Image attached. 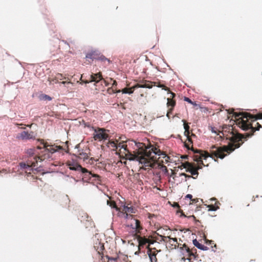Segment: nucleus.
<instances>
[{
	"instance_id": "obj_1",
	"label": "nucleus",
	"mask_w": 262,
	"mask_h": 262,
	"mask_svg": "<svg viewBox=\"0 0 262 262\" xmlns=\"http://www.w3.org/2000/svg\"><path fill=\"white\" fill-rule=\"evenodd\" d=\"M118 150L116 152L120 157L126 160H136L143 164L144 169L153 168L157 162V156H162L166 157V154L159 149L153 147H140L134 153H132L127 147L126 143L119 142L118 146Z\"/></svg>"
},
{
	"instance_id": "obj_2",
	"label": "nucleus",
	"mask_w": 262,
	"mask_h": 262,
	"mask_svg": "<svg viewBox=\"0 0 262 262\" xmlns=\"http://www.w3.org/2000/svg\"><path fill=\"white\" fill-rule=\"evenodd\" d=\"M217 134L220 137L226 138L230 142L228 145L217 147L215 145L211 147L210 151L216 158L223 159L227 154H230L236 148H239L244 143L245 135L233 131V127L231 125H225L222 130Z\"/></svg>"
},
{
	"instance_id": "obj_3",
	"label": "nucleus",
	"mask_w": 262,
	"mask_h": 262,
	"mask_svg": "<svg viewBox=\"0 0 262 262\" xmlns=\"http://www.w3.org/2000/svg\"><path fill=\"white\" fill-rule=\"evenodd\" d=\"M229 114H233V116L236 120V124L243 130H250L249 133L244 134V140H245L248 138L253 136L255 131L259 130L262 127L258 122L256 123L254 127L253 126V122L258 119H262V113H259L256 115H252L246 112H235L234 110L232 109L230 111Z\"/></svg>"
},
{
	"instance_id": "obj_4",
	"label": "nucleus",
	"mask_w": 262,
	"mask_h": 262,
	"mask_svg": "<svg viewBox=\"0 0 262 262\" xmlns=\"http://www.w3.org/2000/svg\"><path fill=\"white\" fill-rule=\"evenodd\" d=\"M35 149L30 148L27 150V154L28 156V159L26 162H21L19 163L20 167L23 169L27 168H35L37 167V164L38 162H41L46 159V155H41L37 156L35 155Z\"/></svg>"
},
{
	"instance_id": "obj_5",
	"label": "nucleus",
	"mask_w": 262,
	"mask_h": 262,
	"mask_svg": "<svg viewBox=\"0 0 262 262\" xmlns=\"http://www.w3.org/2000/svg\"><path fill=\"white\" fill-rule=\"evenodd\" d=\"M152 83H154V85H156V82H152L151 81H147V80H143V81H140L139 83L135 84V85H134L133 86H132L131 88H125L124 89H123L122 90H116V91L114 92V93H120L121 92L123 94H131L133 93L134 90L137 88H141L151 89L153 86Z\"/></svg>"
},
{
	"instance_id": "obj_6",
	"label": "nucleus",
	"mask_w": 262,
	"mask_h": 262,
	"mask_svg": "<svg viewBox=\"0 0 262 262\" xmlns=\"http://www.w3.org/2000/svg\"><path fill=\"white\" fill-rule=\"evenodd\" d=\"M67 165L70 169L77 171H81L84 174V176L89 177L91 179L92 177L99 178V177L97 174H93L85 168L82 167L80 164L74 161H68Z\"/></svg>"
},
{
	"instance_id": "obj_7",
	"label": "nucleus",
	"mask_w": 262,
	"mask_h": 262,
	"mask_svg": "<svg viewBox=\"0 0 262 262\" xmlns=\"http://www.w3.org/2000/svg\"><path fill=\"white\" fill-rule=\"evenodd\" d=\"M90 151L89 148L84 147L82 148L79 149L74 155L80 159L83 160L88 164H93L94 163V159L93 158H90Z\"/></svg>"
},
{
	"instance_id": "obj_8",
	"label": "nucleus",
	"mask_w": 262,
	"mask_h": 262,
	"mask_svg": "<svg viewBox=\"0 0 262 262\" xmlns=\"http://www.w3.org/2000/svg\"><path fill=\"white\" fill-rule=\"evenodd\" d=\"M195 155L193 156L194 161L197 162L198 163V165H203V166H208V164L205 165L203 160H206V159L209 157H211L214 155L211 154H209L207 151H205L201 150H196L194 151ZM210 153H211L210 152Z\"/></svg>"
},
{
	"instance_id": "obj_9",
	"label": "nucleus",
	"mask_w": 262,
	"mask_h": 262,
	"mask_svg": "<svg viewBox=\"0 0 262 262\" xmlns=\"http://www.w3.org/2000/svg\"><path fill=\"white\" fill-rule=\"evenodd\" d=\"M179 168L181 169H182L183 168H185L186 172H189L191 174L192 178L196 179L199 174L198 170L201 169L202 168V166L198 165L195 166L192 163L186 162L182 163L181 166H179Z\"/></svg>"
},
{
	"instance_id": "obj_10",
	"label": "nucleus",
	"mask_w": 262,
	"mask_h": 262,
	"mask_svg": "<svg viewBox=\"0 0 262 262\" xmlns=\"http://www.w3.org/2000/svg\"><path fill=\"white\" fill-rule=\"evenodd\" d=\"M108 130H106L103 128H98L95 129L93 134L94 139L96 141H102L106 140L108 137Z\"/></svg>"
},
{
	"instance_id": "obj_11",
	"label": "nucleus",
	"mask_w": 262,
	"mask_h": 262,
	"mask_svg": "<svg viewBox=\"0 0 262 262\" xmlns=\"http://www.w3.org/2000/svg\"><path fill=\"white\" fill-rule=\"evenodd\" d=\"M123 217L125 219H132L133 217V213H135V209L133 206H129L127 205H124L122 209Z\"/></svg>"
},
{
	"instance_id": "obj_12",
	"label": "nucleus",
	"mask_w": 262,
	"mask_h": 262,
	"mask_svg": "<svg viewBox=\"0 0 262 262\" xmlns=\"http://www.w3.org/2000/svg\"><path fill=\"white\" fill-rule=\"evenodd\" d=\"M137 240L139 242V248H141V247H143L144 246H146V247L148 249L150 248V245L154 244L155 242L154 239L146 238L145 236L142 237L138 236L137 237Z\"/></svg>"
},
{
	"instance_id": "obj_13",
	"label": "nucleus",
	"mask_w": 262,
	"mask_h": 262,
	"mask_svg": "<svg viewBox=\"0 0 262 262\" xmlns=\"http://www.w3.org/2000/svg\"><path fill=\"white\" fill-rule=\"evenodd\" d=\"M131 220L133 221V222L130 224L131 227L135 229L136 234L140 233L141 231L143 229L140 221L134 217L132 218Z\"/></svg>"
},
{
	"instance_id": "obj_14",
	"label": "nucleus",
	"mask_w": 262,
	"mask_h": 262,
	"mask_svg": "<svg viewBox=\"0 0 262 262\" xmlns=\"http://www.w3.org/2000/svg\"><path fill=\"white\" fill-rule=\"evenodd\" d=\"M16 138L19 140H25L35 139V136H34V133L33 132L28 133V132L23 131L18 134Z\"/></svg>"
},
{
	"instance_id": "obj_15",
	"label": "nucleus",
	"mask_w": 262,
	"mask_h": 262,
	"mask_svg": "<svg viewBox=\"0 0 262 262\" xmlns=\"http://www.w3.org/2000/svg\"><path fill=\"white\" fill-rule=\"evenodd\" d=\"M82 214V219H81V222L83 223L85 228L93 227L94 223L91 217L85 213H83Z\"/></svg>"
},
{
	"instance_id": "obj_16",
	"label": "nucleus",
	"mask_w": 262,
	"mask_h": 262,
	"mask_svg": "<svg viewBox=\"0 0 262 262\" xmlns=\"http://www.w3.org/2000/svg\"><path fill=\"white\" fill-rule=\"evenodd\" d=\"M42 144L43 145L45 151H48L51 153H54L62 148L60 146L49 145L47 143H44V142H42Z\"/></svg>"
},
{
	"instance_id": "obj_17",
	"label": "nucleus",
	"mask_w": 262,
	"mask_h": 262,
	"mask_svg": "<svg viewBox=\"0 0 262 262\" xmlns=\"http://www.w3.org/2000/svg\"><path fill=\"white\" fill-rule=\"evenodd\" d=\"M160 241H164L165 242H169L174 248L178 246V243L177 238H171L169 236H164L160 235Z\"/></svg>"
},
{
	"instance_id": "obj_18",
	"label": "nucleus",
	"mask_w": 262,
	"mask_h": 262,
	"mask_svg": "<svg viewBox=\"0 0 262 262\" xmlns=\"http://www.w3.org/2000/svg\"><path fill=\"white\" fill-rule=\"evenodd\" d=\"M158 253V251L155 248H149L148 250H147V254L149 257L150 262H158L157 258Z\"/></svg>"
},
{
	"instance_id": "obj_19",
	"label": "nucleus",
	"mask_w": 262,
	"mask_h": 262,
	"mask_svg": "<svg viewBox=\"0 0 262 262\" xmlns=\"http://www.w3.org/2000/svg\"><path fill=\"white\" fill-rule=\"evenodd\" d=\"M183 248L186 251L190 256H193L194 258L198 256L195 248L190 249L186 244L183 245Z\"/></svg>"
},
{
	"instance_id": "obj_20",
	"label": "nucleus",
	"mask_w": 262,
	"mask_h": 262,
	"mask_svg": "<svg viewBox=\"0 0 262 262\" xmlns=\"http://www.w3.org/2000/svg\"><path fill=\"white\" fill-rule=\"evenodd\" d=\"M100 52L98 51H91L88 52L86 55V58L91 59L92 60H97L98 56L99 55Z\"/></svg>"
},
{
	"instance_id": "obj_21",
	"label": "nucleus",
	"mask_w": 262,
	"mask_h": 262,
	"mask_svg": "<svg viewBox=\"0 0 262 262\" xmlns=\"http://www.w3.org/2000/svg\"><path fill=\"white\" fill-rule=\"evenodd\" d=\"M211 201H215V204H210L207 205V207L208 208L209 211H215L219 209V205L220 204V202L219 201H216V199L215 198H212L210 199Z\"/></svg>"
},
{
	"instance_id": "obj_22",
	"label": "nucleus",
	"mask_w": 262,
	"mask_h": 262,
	"mask_svg": "<svg viewBox=\"0 0 262 262\" xmlns=\"http://www.w3.org/2000/svg\"><path fill=\"white\" fill-rule=\"evenodd\" d=\"M97 60L101 61L102 63H103L105 66H108L111 63V61L109 59L106 58L100 53Z\"/></svg>"
},
{
	"instance_id": "obj_23",
	"label": "nucleus",
	"mask_w": 262,
	"mask_h": 262,
	"mask_svg": "<svg viewBox=\"0 0 262 262\" xmlns=\"http://www.w3.org/2000/svg\"><path fill=\"white\" fill-rule=\"evenodd\" d=\"M119 143L118 141H111L110 140L108 142V146L110 148H112V150H115L116 152L118 150V146Z\"/></svg>"
},
{
	"instance_id": "obj_24",
	"label": "nucleus",
	"mask_w": 262,
	"mask_h": 262,
	"mask_svg": "<svg viewBox=\"0 0 262 262\" xmlns=\"http://www.w3.org/2000/svg\"><path fill=\"white\" fill-rule=\"evenodd\" d=\"M102 79V75L100 72L96 74H93L91 75V81L98 82Z\"/></svg>"
},
{
	"instance_id": "obj_25",
	"label": "nucleus",
	"mask_w": 262,
	"mask_h": 262,
	"mask_svg": "<svg viewBox=\"0 0 262 262\" xmlns=\"http://www.w3.org/2000/svg\"><path fill=\"white\" fill-rule=\"evenodd\" d=\"M156 86L159 88H162L163 90H164L165 91H167L168 93L170 94L171 97L169 98H172V99H173V98L176 97V94L174 93L171 92L169 88H168L166 86L160 83H158L157 85H156Z\"/></svg>"
},
{
	"instance_id": "obj_26",
	"label": "nucleus",
	"mask_w": 262,
	"mask_h": 262,
	"mask_svg": "<svg viewBox=\"0 0 262 262\" xmlns=\"http://www.w3.org/2000/svg\"><path fill=\"white\" fill-rule=\"evenodd\" d=\"M193 245L196 247L198 248L201 249V250H204V251H206V250H208L209 249V248L207 247V246H205L201 244H200L198 241L196 239H193Z\"/></svg>"
},
{
	"instance_id": "obj_27",
	"label": "nucleus",
	"mask_w": 262,
	"mask_h": 262,
	"mask_svg": "<svg viewBox=\"0 0 262 262\" xmlns=\"http://www.w3.org/2000/svg\"><path fill=\"white\" fill-rule=\"evenodd\" d=\"M185 136L187 137V140L184 143L185 146L187 148L190 149V146L191 145V148L193 149L192 145V143H193L192 139L191 138L190 134H188V135Z\"/></svg>"
},
{
	"instance_id": "obj_28",
	"label": "nucleus",
	"mask_w": 262,
	"mask_h": 262,
	"mask_svg": "<svg viewBox=\"0 0 262 262\" xmlns=\"http://www.w3.org/2000/svg\"><path fill=\"white\" fill-rule=\"evenodd\" d=\"M67 79L69 80V78L64 77L63 74L60 73H57L55 76V78L52 80L53 81H55V83L57 82L59 80Z\"/></svg>"
},
{
	"instance_id": "obj_29",
	"label": "nucleus",
	"mask_w": 262,
	"mask_h": 262,
	"mask_svg": "<svg viewBox=\"0 0 262 262\" xmlns=\"http://www.w3.org/2000/svg\"><path fill=\"white\" fill-rule=\"evenodd\" d=\"M176 104V101L172 98H167V106L173 110Z\"/></svg>"
},
{
	"instance_id": "obj_30",
	"label": "nucleus",
	"mask_w": 262,
	"mask_h": 262,
	"mask_svg": "<svg viewBox=\"0 0 262 262\" xmlns=\"http://www.w3.org/2000/svg\"><path fill=\"white\" fill-rule=\"evenodd\" d=\"M183 121L184 122V128L185 129L184 135L187 136L190 134L189 131L190 127L188 124L186 123V121L184 120H183Z\"/></svg>"
},
{
	"instance_id": "obj_31",
	"label": "nucleus",
	"mask_w": 262,
	"mask_h": 262,
	"mask_svg": "<svg viewBox=\"0 0 262 262\" xmlns=\"http://www.w3.org/2000/svg\"><path fill=\"white\" fill-rule=\"evenodd\" d=\"M107 204H110V206L112 208H117V209L116 204V203L114 201H111V202L107 201Z\"/></svg>"
},
{
	"instance_id": "obj_32",
	"label": "nucleus",
	"mask_w": 262,
	"mask_h": 262,
	"mask_svg": "<svg viewBox=\"0 0 262 262\" xmlns=\"http://www.w3.org/2000/svg\"><path fill=\"white\" fill-rule=\"evenodd\" d=\"M173 109L172 108H169L166 114V116L170 119V116L172 113Z\"/></svg>"
},
{
	"instance_id": "obj_33",
	"label": "nucleus",
	"mask_w": 262,
	"mask_h": 262,
	"mask_svg": "<svg viewBox=\"0 0 262 262\" xmlns=\"http://www.w3.org/2000/svg\"><path fill=\"white\" fill-rule=\"evenodd\" d=\"M205 241H206V244H207V245H211V247H212V245H214V247H216V245L215 244H214V242L212 241H210V240H208V239H205Z\"/></svg>"
},
{
	"instance_id": "obj_34",
	"label": "nucleus",
	"mask_w": 262,
	"mask_h": 262,
	"mask_svg": "<svg viewBox=\"0 0 262 262\" xmlns=\"http://www.w3.org/2000/svg\"><path fill=\"white\" fill-rule=\"evenodd\" d=\"M180 176H184L186 178L190 179L192 178V176L188 175L185 173H180Z\"/></svg>"
},
{
	"instance_id": "obj_35",
	"label": "nucleus",
	"mask_w": 262,
	"mask_h": 262,
	"mask_svg": "<svg viewBox=\"0 0 262 262\" xmlns=\"http://www.w3.org/2000/svg\"><path fill=\"white\" fill-rule=\"evenodd\" d=\"M43 99H44L45 100H48L49 101L52 100L51 97L47 95H44L43 96Z\"/></svg>"
},
{
	"instance_id": "obj_36",
	"label": "nucleus",
	"mask_w": 262,
	"mask_h": 262,
	"mask_svg": "<svg viewBox=\"0 0 262 262\" xmlns=\"http://www.w3.org/2000/svg\"><path fill=\"white\" fill-rule=\"evenodd\" d=\"M185 101H187L188 102V103H190V104H193V102L192 101H191V99H190L188 97H184V99Z\"/></svg>"
},
{
	"instance_id": "obj_37",
	"label": "nucleus",
	"mask_w": 262,
	"mask_h": 262,
	"mask_svg": "<svg viewBox=\"0 0 262 262\" xmlns=\"http://www.w3.org/2000/svg\"><path fill=\"white\" fill-rule=\"evenodd\" d=\"M117 86V82L116 80H114L113 81V85H112V89H113V91H115V92L116 91V90H117L116 89H115V87Z\"/></svg>"
},
{
	"instance_id": "obj_38",
	"label": "nucleus",
	"mask_w": 262,
	"mask_h": 262,
	"mask_svg": "<svg viewBox=\"0 0 262 262\" xmlns=\"http://www.w3.org/2000/svg\"><path fill=\"white\" fill-rule=\"evenodd\" d=\"M191 202H190V204H193V203H195L198 202V199H191L190 200Z\"/></svg>"
},
{
	"instance_id": "obj_39",
	"label": "nucleus",
	"mask_w": 262,
	"mask_h": 262,
	"mask_svg": "<svg viewBox=\"0 0 262 262\" xmlns=\"http://www.w3.org/2000/svg\"><path fill=\"white\" fill-rule=\"evenodd\" d=\"M103 245H102V246H101V247H100V250H99V251H98V253L99 254H100L101 253H102V251H103Z\"/></svg>"
},
{
	"instance_id": "obj_40",
	"label": "nucleus",
	"mask_w": 262,
	"mask_h": 262,
	"mask_svg": "<svg viewBox=\"0 0 262 262\" xmlns=\"http://www.w3.org/2000/svg\"><path fill=\"white\" fill-rule=\"evenodd\" d=\"M190 137H191V138L192 139L193 138H196V135L192 133H190Z\"/></svg>"
},
{
	"instance_id": "obj_41",
	"label": "nucleus",
	"mask_w": 262,
	"mask_h": 262,
	"mask_svg": "<svg viewBox=\"0 0 262 262\" xmlns=\"http://www.w3.org/2000/svg\"><path fill=\"white\" fill-rule=\"evenodd\" d=\"M155 214L148 213V217L149 219H151L152 217H155Z\"/></svg>"
},
{
	"instance_id": "obj_42",
	"label": "nucleus",
	"mask_w": 262,
	"mask_h": 262,
	"mask_svg": "<svg viewBox=\"0 0 262 262\" xmlns=\"http://www.w3.org/2000/svg\"><path fill=\"white\" fill-rule=\"evenodd\" d=\"M186 198H188L191 200L192 198V195L191 194H188L186 196Z\"/></svg>"
},
{
	"instance_id": "obj_43",
	"label": "nucleus",
	"mask_w": 262,
	"mask_h": 262,
	"mask_svg": "<svg viewBox=\"0 0 262 262\" xmlns=\"http://www.w3.org/2000/svg\"><path fill=\"white\" fill-rule=\"evenodd\" d=\"M62 84H66V83H72L70 81H62L61 82Z\"/></svg>"
},
{
	"instance_id": "obj_44",
	"label": "nucleus",
	"mask_w": 262,
	"mask_h": 262,
	"mask_svg": "<svg viewBox=\"0 0 262 262\" xmlns=\"http://www.w3.org/2000/svg\"><path fill=\"white\" fill-rule=\"evenodd\" d=\"M211 131H212V132H213V133H217V132H216V130H215V128H213V127H212V129H211Z\"/></svg>"
},
{
	"instance_id": "obj_45",
	"label": "nucleus",
	"mask_w": 262,
	"mask_h": 262,
	"mask_svg": "<svg viewBox=\"0 0 262 262\" xmlns=\"http://www.w3.org/2000/svg\"><path fill=\"white\" fill-rule=\"evenodd\" d=\"M194 106H199L200 105L199 104H198L197 103H196V102H193V104H192Z\"/></svg>"
},
{
	"instance_id": "obj_46",
	"label": "nucleus",
	"mask_w": 262,
	"mask_h": 262,
	"mask_svg": "<svg viewBox=\"0 0 262 262\" xmlns=\"http://www.w3.org/2000/svg\"><path fill=\"white\" fill-rule=\"evenodd\" d=\"M178 212H181V216H186L183 213L182 210H180Z\"/></svg>"
},
{
	"instance_id": "obj_47",
	"label": "nucleus",
	"mask_w": 262,
	"mask_h": 262,
	"mask_svg": "<svg viewBox=\"0 0 262 262\" xmlns=\"http://www.w3.org/2000/svg\"><path fill=\"white\" fill-rule=\"evenodd\" d=\"M175 174H176V172L173 170H171V176H174Z\"/></svg>"
},
{
	"instance_id": "obj_48",
	"label": "nucleus",
	"mask_w": 262,
	"mask_h": 262,
	"mask_svg": "<svg viewBox=\"0 0 262 262\" xmlns=\"http://www.w3.org/2000/svg\"><path fill=\"white\" fill-rule=\"evenodd\" d=\"M174 207H180L179 206V205L177 203H176L174 205Z\"/></svg>"
},
{
	"instance_id": "obj_49",
	"label": "nucleus",
	"mask_w": 262,
	"mask_h": 262,
	"mask_svg": "<svg viewBox=\"0 0 262 262\" xmlns=\"http://www.w3.org/2000/svg\"><path fill=\"white\" fill-rule=\"evenodd\" d=\"M79 147H80V146H79V145H77L76 146V147H77V148H79Z\"/></svg>"
},
{
	"instance_id": "obj_50",
	"label": "nucleus",
	"mask_w": 262,
	"mask_h": 262,
	"mask_svg": "<svg viewBox=\"0 0 262 262\" xmlns=\"http://www.w3.org/2000/svg\"><path fill=\"white\" fill-rule=\"evenodd\" d=\"M164 168H165V170H166V171H167V169L166 167V166H164Z\"/></svg>"
},
{
	"instance_id": "obj_51",
	"label": "nucleus",
	"mask_w": 262,
	"mask_h": 262,
	"mask_svg": "<svg viewBox=\"0 0 262 262\" xmlns=\"http://www.w3.org/2000/svg\"><path fill=\"white\" fill-rule=\"evenodd\" d=\"M31 125H32V124L30 125H28L27 126H29V127H31Z\"/></svg>"
}]
</instances>
